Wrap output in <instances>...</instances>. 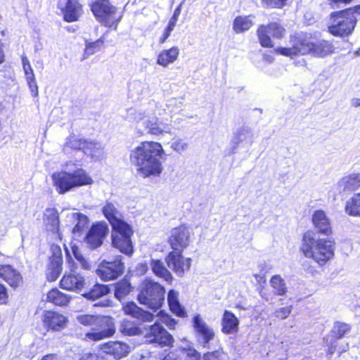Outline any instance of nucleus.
<instances>
[{"label": "nucleus", "instance_id": "nucleus-1", "mask_svg": "<svg viewBox=\"0 0 360 360\" xmlns=\"http://www.w3.org/2000/svg\"><path fill=\"white\" fill-rule=\"evenodd\" d=\"M165 151L155 141H143L130 152L129 160L142 178L158 177L163 172Z\"/></svg>", "mask_w": 360, "mask_h": 360}, {"label": "nucleus", "instance_id": "nucleus-2", "mask_svg": "<svg viewBox=\"0 0 360 360\" xmlns=\"http://www.w3.org/2000/svg\"><path fill=\"white\" fill-rule=\"evenodd\" d=\"M290 47L278 48L276 51L281 55L294 56L299 54H309L314 57L324 58L334 52L335 47L328 41H314L306 33H298L290 37Z\"/></svg>", "mask_w": 360, "mask_h": 360}, {"label": "nucleus", "instance_id": "nucleus-3", "mask_svg": "<svg viewBox=\"0 0 360 360\" xmlns=\"http://www.w3.org/2000/svg\"><path fill=\"white\" fill-rule=\"evenodd\" d=\"M335 242L328 238H321L312 231H306L302 238L300 251L319 266H324L335 255Z\"/></svg>", "mask_w": 360, "mask_h": 360}, {"label": "nucleus", "instance_id": "nucleus-4", "mask_svg": "<svg viewBox=\"0 0 360 360\" xmlns=\"http://www.w3.org/2000/svg\"><path fill=\"white\" fill-rule=\"evenodd\" d=\"M76 319L79 323L91 328V331L85 333L84 339L86 340L99 341L112 336L115 332L111 317L82 314L78 315Z\"/></svg>", "mask_w": 360, "mask_h": 360}, {"label": "nucleus", "instance_id": "nucleus-5", "mask_svg": "<svg viewBox=\"0 0 360 360\" xmlns=\"http://www.w3.org/2000/svg\"><path fill=\"white\" fill-rule=\"evenodd\" d=\"M53 184L60 194H64L74 188L91 184L92 179L82 168L70 172H58L51 175Z\"/></svg>", "mask_w": 360, "mask_h": 360}, {"label": "nucleus", "instance_id": "nucleus-6", "mask_svg": "<svg viewBox=\"0 0 360 360\" xmlns=\"http://www.w3.org/2000/svg\"><path fill=\"white\" fill-rule=\"evenodd\" d=\"M165 290L158 282L146 279L143 281L138 300L141 304L156 311L159 309L165 300Z\"/></svg>", "mask_w": 360, "mask_h": 360}, {"label": "nucleus", "instance_id": "nucleus-7", "mask_svg": "<svg viewBox=\"0 0 360 360\" xmlns=\"http://www.w3.org/2000/svg\"><path fill=\"white\" fill-rule=\"evenodd\" d=\"M110 225L112 246L127 255H132L134 250L131 239L133 235L131 226L124 219L115 221Z\"/></svg>", "mask_w": 360, "mask_h": 360}, {"label": "nucleus", "instance_id": "nucleus-8", "mask_svg": "<svg viewBox=\"0 0 360 360\" xmlns=\"http://www.w3.org/2000/svg\"><path fill=\"white\" fill-rule=\"evenodd\" d=\"M91 11L96 19L103 25L116 30L122 15L117 13V8L108 0H97L91 5Z\"/></svg>", "mask_w": 360, "mask_h": 360}, {"label": "nucleus", "instance_id": "nucleus-9", "mask_svg": "<svg viewBox=\"0 0 360 360\" xmlns=\"http://www.w3.org/2000/svg\"><path fill=\"white\" fill-rule=\"evenodd\" d=\"M333 24L329 27L330 32L335 36L350 34L354 29L356 18L353 9H347L332 14Z\"/></svg>", "mask_w": 360, "mask_h": 360}, {"label": "nucleus", "instance_id": "nucleus-10", "mask_svg": "<svg viewBox=\"0 0 360 360\" xmlns=\"http://www.w3.org/2000/svg\"><path fill=\"white\" fill-rule=\"evenodd\" d=\"M131 115L136 122L141 123L145 127L150 134L159 136L171 131L169 124L159 121L156 117L149 116L148 113L146 114L144 111L134 110Z\"/></svg>", "mask_w": 360, "mask_h": 360}, {"label": "nucleus", "instance_id": "nucleus-11", "mask_svg": "<svg viewBox=\"0 0 360 360\" xmlns=\"http://www.w3.org/2000/svg\"><path fill=\"white\" fill-rule=\"evenodd\" d=\"M124 269L122 257L117 255L113 261L101 262L96 269V274L101 280L108 281L117 278L123 274Z\"/></svg>", "mask_w": 360, "mask_h": 360}, {"label": "nucleus", "instance_id": "nucleus-12", "mask_svg": "<svg viewBox=\"0 0 360 360\" xmlns=\"http://www.w3.org/2000/svg\"><path fill=\"white\" fill-rule=\"evenodd\" d=\"M144 337L148 342L158 343L161 346H169L174 342L172 336L158 321L149 327Z\"/></svg>", "mask_w": 360, "mask_h": 360}, {"label": "nucleus", "instance_id": "nucleus-13", "mask_svg": "<svg viewBox=\"0 0 360 360\" xmlns=\"http://www.w3.org/2000/svg\"><path fill=\"white\" fill-rule=\"evenodd\" d=\"M192 234L191 229L186 226L173 229L169 238L172 248L176 251H181L186 248L189 245Z\"/></svg>", "mask_w": 360, "mask_h": 360}, {"label": "nucleus", "instance_id": "nucleus-14", "mask_svg": "<svg viewBox=\"0 0 360 360\" xmlns=\"http://www.w3.org/2000/svg\"><path fill=\"white\" fill-rule=\"evenodd\" d=\"M193 324L198 342L203 347H208L209 342L214 339L215 335L214 330L207 324L200 314L193 317Z\"/></svg>", "mask_w": 360, "mask_h": 360}, {"label": "nucleus", "instance_id": "nucleus-15", "mask_svg": "<svg viewBox=\"0 0 360 360\" xmlns=\"http://www.w3.org/2000/svg\"><path fill=\"white\" fill-rule=\"evenodd\" d=\"M260 44L264 47L273 46L271 34L276 38H281L284 33V29L276 22L270 23L268 26L260 25L257 31Z\"/></svg>", "mask_w": 360, "mask_h": 360}, {"label": "nucleus", "instance_id": "nucleus-16", "mask_svg": "<svg viewBox=\"0 0 360 360\" xmlns=\"http://www.w3.org/2000/svg\"><path fill=\"white\" fill-rule=\"evenodd\" d=\"M108 225L104 222L94 224L86 236V243L91 249L100 247L108 233Z\"/></svg>", "mask_w": 360, "mask_h": 360}, {"label": "nucleus", "instance_id": "nucleus-17", "mask_svg": "<svg viewBox=\"0 0 360 360\" xmlns=\"http://www.w3.org/2000/svg\"><path fill=\"white\" fill-rule=\"evenodd\" d=\"M165 262L170 268L178 276H183L185 271H188L191 266V259L184 258L181 251L171 252L167 256Z\"/></svg>", "mask_w": 360, "mask_h": 360}, {"label": "nucleus", "instance_id": "nucleus-18", "mask_svg": "<svg viewBox=\"0 0 360 360\" xmlns=\"http://www.w3.org/2000/svg\"><path fill=\"white\" fill-rule=\"evenodd\" d=\"M44 223L47 231L54 235L55 240L61 241L63 236L60 232L58 212L55 208H47L44 214Z\"/></svg>", "mask_w": 360, "mask_h": 360}, {"label": "nucleus", "instance_id": "nucleus-19", "mask_svg": "<svg viewBox=\"0 0 360 360\" xmlns=\"http://www.w3.org/2000/svg\"><path fill=\"white\" fill-rule=\"evenodd\" d=\"M336 187L340 193H360V173H353L343 176L338 181Z\"/></svg>", "mask_w": 360, "mask_h": 360}, {"label": "nucleus", "instance_id": "nucleus-20", "mask_svg": "<svg viewBox=\"0 0 360 360\" xmlns=\"http://www.w3.org/2000/svg\"><path fill=\"white\" fill-rule=\"evenodd\" d=\"M42 321L48 329L58 331L65 328L68 319L64 315L56 311H45L42 316Z\"/></svg>", "mask_w": 360, "mask_h": 360}, {"label": "nucleus", "instance_id": "nucleus-21", "mask_svg": "<svg viewBox=\"0 0 360 360\" xmlns=\"http://www.w3.org/2000/svg\"><path fill=\"white\" fill-rule=\"evenodd\" d=\"M58 7L63 13L64 20L69 22L78 20L82 14V6L78 0H66L64 5L60 1Z\"/></svg>", "mask_w": 360, "mask_h": 360}, {"label": "nucleus", "instance_id": "nucleus-22", "mask_svg": "<svg viewBox=\"0 0 360 360\" xmlns=\"http://www.w3.org/2000/svg\"><path fill=\"white\" fill-rule=\"evenodd\" d=\"M312 223L318 233L329 236L332 234L330 219L323 210H316L312 214Z\"/></svg>", "mask_w": 360, "mask_h": 360}, {"label": "nucleus", "instance_id": "nucleus-23", "mask_svg": "<svg viewBox=\"0 0 360 360\" xmlns=\"http://www.w3.org/2000/svg\"><path fill=\"white\" fill-rule=\"evenodd\" d=\"M84 277L75 271L65 274L60 281V287L70 291L81 290L84 286Z\"/></svg>", "mask_w": 360, "mask_h": 360}, {"label": "nucleus", "instance_id": "nucleus-24", "mask_svg": "<svg viewBox=\"0 0 360 360\" xmlns=\"http://www.w3.org/2000/svg\"><path fill=\"white\" fill-rule=\"evenodd\" d=\"M254 141V133L251 129L248 127H242L237 129L231 139L232 153L238 147L240 143H244L251 146Z\"/></svg>", "mask_w": 360, "mask_h": 360}, {"label": "nucleus", "instance_id": "nucleus-25", "mask_svg": "<svg viewBox=\"0 0 360 360\" xmlns=\"http://www.w3.org/2000/svg\"><path fill=\"white\" fill-rule=\"evenodd\" d=\"M240 321L231 311L225 310L221 318V332L225 335H234L238 332Z\"/></svg>", "mask_w": 360, "mask_h": 360}, {"label": "nucleus", "instance_id": "nucleus-26", "mask_svg": "<svg viewBox=\"0 0 360 360\" xmlns=\"http://www.w3.org/2000/svg\"><path fill=\"white\" fill-rule=\"evenodd\" d=\"M123 311L126 314L143 322H150L155 319V315L138 307L134 302H128L123 306Z\"/></svg>", "mask_w": 360, "mask_h": 360}, {"label": "nucleus", "instance_id": "nucleus-27", "mask_svg": "<svg viewBox=\"0 0 360 360\" xmlns=\"http://www.w3.org/2000/svg\"><path fill=\"white\" fill-rule=\"evenodd\" d=\"M104 145L96 140L87 139L83 153L96 162L105 156Z\"/></svg>", "mask_w": 360, "mask_h": 360}, {"label": "nucleus", "instance_id": "nucleus-28", "mask_svg": "<svg viewBox=\"0 0 360 360\" xmlns=\"http://www.w3.org/2000/svg\"><path fill=\"white\" fill-rule=\"evenodd\" d=\"M103 352L113 356L115 359H121L129 352V346L124 342L110 341L101 346Z\"/></svg>", "mask_w": 360, "mask_h": 360}, {"label": "nucleus", "instance_id": "nucleus-29", "mask_svg": "<svg viewBox=\"0 0 360 360\" xmlns=\"http://www.w3.org/2000/svg\"><path fill=\"white\" fill-rule=\"evenodd\" d=\"M0 278L13 288L19 286L22 281L21 275L10 265H0Z\"/></svg>", "mask_w": 360, "mask_h": 360}, {"label": "nucleus", "instance_id": "nucleus-30", "mask_svg": "<svg viewBox=\"0 0 360 360\" xmlns=\"http://www.w3.org/2000/svg\"><path fill=\"white\" fill-rule=\"evenodd\" d=\"M150 266L156 276L162 278L169 283H172L173 276L161 259L151 258Z\"/></svg>", "mask_w": 360, "mask_h": 360}, {"label": "nucleus", "instance_id": "nucleus-31", "mask_svg": "<svg viewBox=\"0 0 360 360\" xmlns=\"http://www.w3.org/2000/svg\"><path fill=\"white\" fill-rule=\"evenodd\" d=\"M87 139L76 134H70L66 139L63 146V150L69 153L70 150H82L84 152Z\"/></svg>", "mask_w": 360, "mask_h": 360}, {"label": "nucleus", "instance_id": "nucleus-32", "mask_svg": "<svg viewBox=\"0 0 360 360\" xmlns=\"http://www.w3.org/2000/svg\"><path fill=\"white\" fill-rule=\"evenodd\" d=\"M179 54V50L176 46L168 50H163L158 56L157 63L162 67H167L177 59Z\"/></svg>", "mask_w": 360, "mask_h": 360}, {"label": "nucleus", "instance_id": "nucleus-33", "mask_svg": "<svg viewBox=\"0 0 360 360\" xmlns=\"http://www.w3.org/2000/svg\"><path fill=\"white\" fill-rule=\"evenodd\" d=\"M345 212L351 217H360V193H356L345 202Z\"/></svg>", "mask_w": 360, "mask_h": 360}, {"label": "nucleus", "instance_id": "nucleus-34", "mask_svg": "<svg viewBox=\"0 0 360 360\" xmlns=\"http://www.w3.org/2000/svg\"><path fill=\"white\" fill-rule=\"evenodd\" d=\"M252 15L246 16H238L235 18L233 29L236 33H241L248 30L254 24Z\"/></svg>", "mask_w": 360, "mask_h": 360}, {"label": "nucleus", "instance_id": "nucleus-35", "mask_svg": "<svg viewBox=\"0 0 360 360\" xmlns=\"http://www.w3.org/2000/svg\"><path fill=\"white\" fill-rule=\"evenodd\" d=\"M47 300L58 306L67 305L71 297L65 293L60 292L57 288L52 289L47 294Z\"/></svg>", "mask_w": 360, "mask_h": 360}, {"label": "nucleus", "instance_id": "nucleus-36", "mask_svg": "<svg viewBox=\"0 0 360 360\" xmlns=\"http://www.w3.org/2000/svg\"><path fill=\"white\" fill-rule=\"evenodd\" d=\"M179 294L174 290H171L168 292L167 302L170 310L179 316H184L186 313L184 309L181 307L179 303Z\"/></svg>", "mask_w": 360, "mask_h": 360}, {"label": "nucleus", "instance_id": "nucleus-37", "mask_svg": "<svg viewBox=\"0 0 360 360\" xmlns=\"http://www.w3.org/2000/svg\"><path fill=\"white\" fill-rule=\"evenodd\" d=\"M102 212L110 224H112V222H114L115 221H118L123 219L122 214L117 209L115 205L112 202H108L103 207Z\"/></svg>", "mask_w": 360, "mask_h": 360}, {"label": "nucleus", "instance_id": "nucleus-38", "mask_svg": "<svg viewBox=\"0 0 360 360\" xmlns=\"http://www.w3.org/2000/svg\"><path fill=\"white\" fill-rule=\"evenodd\" d=\"M68 217L70 218V219L77 221V224L72 229V232L74 234H79L89 224V219L84 214L79 212H72L68 215Z\"/></svg>", "mask_w": 360, "mask_h": 360}, {"label": "nucleus", "instance_id": "nucleus-39", "mask_svg": "<svg viewBox=\"0 0 360 360\" xmlns=\"http://www.w3.org/2000/svg\"><path fill=\"white\" fill-rule=\"evenodd\" d=\"M269 283L274 294L283 296L288 292L286 283L280 275L273 276Z\"/></svg>", "mask_w": 360, "mask_h": 360}, {"label": "nucleus", "instance_id": "nucleus-40", "mask_svg": "<svg viewBox=\"0 0 360 360\" xmlns=\"http://www.w3.org/2000/svg\"><path fill=\"white\" fill-rule=\"evenodd\" d=\"M110 292V288L107 285L103 284H96L88 292H86L84 296L89 299L95 300H97Z\"/></svg>", "mask_w": 360, "mask_h": 360}, {"label": "nucleus", "instance_id": "nucleus-41", "mask_svg": "<svg viewBox=\"0 0 360 360\" xmlns=\"http://www.w3.org/2000/svg\"><path fill=\"white\" fill-rule=\"evenodd\" d=\"M50 264L46 271L47 278L49 281H55L62 271L63 261L50 259Z\"/></svg>", "mask_w": 360, "mask_h": 360}, {"label": "nucleus", "instance_id": "nucleus-42", "mask_svg": "<svg viewBox=\"0 0 360 360\" xmlns=\"http://www.w3.org/2000/svg\"><path fill=\"white\" fill-rule=\"evenodd\" d=\"M120 330L127 335H136L141 333V328L135 323L127 319H124L122 321Z\"/></svg>", "mask_w": 360, "mask_h": 360}, {"label": "nucleus", "instance_id": "nucleus-43", "mask_svg": "<svg viewBox=\"0 0 360 360\" xmlns=\"http://www.w3.org/2000/svg\"><path fill=\"white\" fill-rule=\"evenodd\" d=\"M131 284L127 280H123L115 285V296L121 300L131 291Z\"/></svg>", "mask_w": 360, "mask_h": 360}, {"label": "nucleus", "instance_id": "nucleus-44", "mask_svg": "<svg viewBox=\"0 0 360 360\" xmlns=\"http://www.w3.org/2000/svg\"><path fill=\"white\" fill-rule=\"evenodd\" d=\"M104 44V39L103 37L98 39L96 41L94 42H86L85 44L84 52L82 58V60H85L89 56L93 55L96 51L100 50L101 46Z\"/></svg>", "mask_w": 360, "mask_h": 360}, {"label": "nucleus", "instance_id": "nucleus-45", "mask_svg": "<svg viewBox=\"0 0 360 360\" xmlns=\"http://www.w3.org/2000/svg\"><path fill=\"white\" fill-rule=\"evenodd\" d=\"M180 6L176 8L174 12L173 16L170 19L169 24L167 27H166L165 32L162 37L160 39V43L162 44L164 43L166 39L169 37L172 31L174 30V27L176 26V23L178 19V17L180 14Z\"/></svg>", "mask_w": 360, "mask_h": 360}, {"label": "nucleus", "instance_id": "nucleus-46", "mask_svg": "<svg viewBox=\"0 0 360 360\" xmlns=\"http://www.w3.org/2000/svg\"><path fill=\"white\" fill-rule=\"evenodd\" d=\"M351 327L349 324L337 321L334 323L332 329V333L335 338L340 339L342 338L346 333L349 332Z\"/></svg>", "mask_w": 360, "mask_h": 360}, {"label": "nucleus", "instance_id": "nucleus-47", "mask_svg": "<svg viewBox=\"0 0 360 360\" xmlns=\"http://www.w3.org/2000/svg\"><path fill=\"white\" fill-rule=\"evenodd\" d=\"M229 355L222 349L204 354L203 360H229Z\"/></svg>", "mask_w": 360, "mask_h": 360}, {"label": "nucleus", "instance_id": "nucleus-48", "mask_svg": "<svg viewBox=\"0 0 360 360\" xmlns=\"http://www.w3.org/2000/svg\"><path fill=\"white\" fill-rule=\"evenodd\" d=\"M155 316L158 318L157 321H160L162 323H165L169 329L174 328L176 323L174 319L171 318L170 316L165 313L163 311H160Z\"/></svg>", "mask_w": 360, "mask_h": 360}, {"label": "nucleus", "instance_id": "nucleus-49", "mask_svg": "<svg viewBox=\"0 0 360 360\" xmlns=\"http://www.w3.org/2000/svg\"><path fill=\"white\" fill-rule=\"evenodd\" d=\"M292 309V306H286L278 308L276 310H275L274 315L277 319H285L290 314Z\"/></svg>", "mask_w": 360, "mask_h": 360}, {"label": "nucleus", "instance_id": "nucleus-50", "mask_svg": "<svg viewBox=\"0 0 360 360\" xmlns=\"http://www.w3.org/2000/svg\"><path fill=\"white\" fill-rule=\"evenodd\" d=\"M188 147V143L184 141L182 139H176L172 143L171 148L178 153L186 150Z\"/></svg>", "mask_w": 360, "mask_h": 360}, {"label": "nucleus", "instance_id": "nucleus-51", "mask_svg": "<svg viewBox=\"0 0 360 360\" xmlns=\"http://www.w3.org/2000/svg\"><path fill=\"white\" fill-rule=\"evenodd\" d=\"M51 250L52 252V256L50 259L56 260L58 259V260L60 259V261H63L62 250L60 245L53 243Z\"/></svg>", "mask_w": 360, "mask_h": 360}, {"label": "nucleus", "instance_id": "nucleus-52", "mask_svg": "<svg viewBox=\"0 0 360 360\" xmlns=\"http://www.w3.org/2000/svg\"><path fill=\"white\" fill-rule=\"evenodd\" d=\"M27 82L32 96L34 97H37L38 96V86L37 84L34 75L30 76Z\"/></svg>", "mask_w": 360, "mask_h": 360}, {"label": "nucleus", "instance_id": "nucleus-53", "mask_svg": "<svg viewBox=\"0 0 360 360\" xmlns=\"http://www.w3.org/2000/svg\"><path fill=\"white\" fill-rule=\"evenodd\" d=\"M22 63L23 70H24L25 75H26V79L27 80L28 77L30 76L34 75V72L31 67L30 61L28 60L27 57L23 56L22 58Z\"/></svg>", "mask_w": 360, "mask_h": 360}, {"label": "nucleus", "instance_id": "nucleus-54", "mask_svg": "<svg viewBox=\"0 0 360 360\" xmlns=\"http://www.w3.org/2000/svg\"><path fill=\"white\" fill-rule=\"evenodd\" d=\"M287 0H262L266 6L272 8H280L283 6Z\"/></svg>", "mask_w": 360, "mask_h": 360}, {"label": "nucleus", "instance_id": "nucleus-55", "mask_svg": "<svg viewBox=\"0 0 360 360\" xmlns=\"http://www.w3.org/2000/svg\"><path fill=\"white\" fill-rule=\"evenodd\" d=\"M73 254L75 255V257L77 259V261L80 263L82 265V267L84 269H87L89 267V264L85 260V259L83 257V256L79 254L77 250L75 248H72Z\"/></svg>", "mask_w": 360, "mask_h": 360}, {"label": "nucleus", "instance_id": "nucleus-56", "mask_svg": "<svg viewBox=\"0 0 360 360\" xmlns=\"http://www.w3.org/2000/svg\"><path fill=\"white\" fill-rule=\"evenodd\" d=\"M79 360H103V358L96 353H87L84 354Z\"/></svg>", "mask_w": 360, "mask_h": 360}, {"label": "nucleus", "instance_id": "nucleus-57", "mask_svg": "<svg viewBox=\"0 0 360 360\" xmlns=\"http://www.w3.org/2000/svg\"><path fill=\"white\" fill-rule=\"evenodd\" d=\"M187 355L191 358V360L200 359V354L195 349H189Z\"/></svg>", "mask_w": 360, "mask_h": 360}, {"label": "nucleus", "instance_id": "nucleus-58", "mask_svg": "<svg viewBox=\"0 0 360 360\" xmlns=\"http://www.w3.org/2000/svg\"><path fill=\"white\" fill-rule=\"evenodd\" d=\"M8 298L7 290L5 286L0 283V302H5Z\"/></svg>", "mask_w": 360, "mask_h": 360}, {"label": "nucleus", "instance_id": "nucleus-59", "mask_svg": "<svg viewBox=\"0 0 360 360\" xmlns=\"http://www.w3.org/2000/svg\"><path fill=\"white\" fill-rule=\"evenodd\" d=\"M148 269V264L146 263H140L137 265L136 270L139 273L144 274Z\"/></svg>", "mask_w": 360, "mask_h": 360}, {"label": "nucleus", "instance_id": "nucleus-60", "mask_svg": "<svg viewBox=\"0 0 360 360\" xmlns=\"http://www.w3.org/2000/svg\"><path fill=\"white\" fill-rule=\"evenodd\" d=\"M162 360H179V359L176 353L169 352L163 358Z\"/></svg>", "mask_w": 360, "mask_h": 360}, {"label": "nucleus", "instance_id": "nucleus-61", "mask_svg": "<svg viewBox=\"0 0 360 360\" xmlns=\"http://www.w3.org/2000/svg\"><path fill=\"white\" fill-rule=\"evenodd\" d=\"M254 276L258 283H262L265 282L264 276L262 274H255Z\"/></svg>", "mask_w": 360, "mask_h": 360}, {"label": "nucleus", "instance_id": "nucleus-62", "mask_svg": "<svg viewBox=\"0 0 360 360\" xmlns=\"http://www.w3.org/2000/svg\"><path fill=\"white\" fill-rule=\"evenodd\" d=\"M41 360H58V358L54 354L46 355Z\"/></svg>", "mask_w": 360, "mask_h": 360}, {"label": "nucleus", "instance_id": "nucleus-63", "mask_svg": "<svg viewBox=\"0 0 360 360\" xmlns=\"http://www.w3.org/2000/svg\"><path fill=\"white\" fill-rule=\"evenodd\" d=\"M335 351V346H330L328 349V353L329 354H333Z\"/></svg>", "mask_w": 360, "mask_h": 360}, {"label": "nucleus", "instance_id": "nucleus-64", "mask_svg": "<svg viewBox=\"0 0 360 360\" xmlns=\"http://www.w3.org/2000/svg\"><path fill=\"white\" fill-rule=\"evenodd\" d=\"M352 105L355 107L360 105V99H355L353 101Z\"/></svg>", "mask_w": 360, "mask_h": 360}]
</instances>
